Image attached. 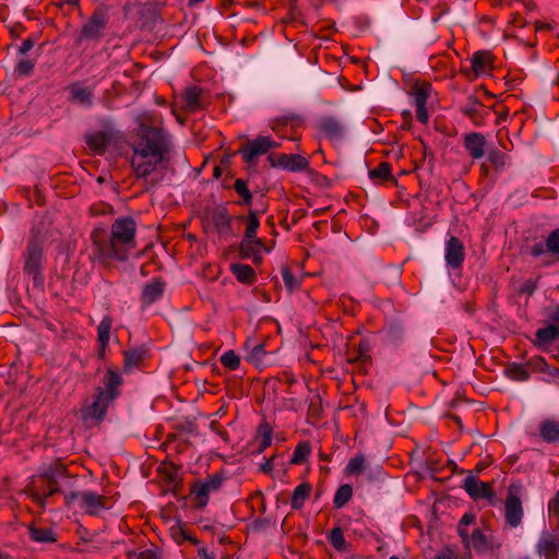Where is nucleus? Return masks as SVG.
<instances>
[{"mask_svg":"<svg viewBox=\"0 0 559 559\" xmlns=\"http://www.w3.org/2000/svg\"><path fill=\"white\" fill-rule=\"evenodd\" d=\"M173 143L163 128L143 126L132 144L130 165L136 179L143 180L144 190H155L165 179L170 162Z\"/></svg>","mask_w":559,"mask_h":559,"instance_id":"obj_1","label":"nucleus"},{"mask_svg":"<svg viewBox=\"0 0 559 559\" xmlns=\"http://www.w3.org/2000/svg\"><path fill=\"white\" fill-rule=\"evenodd\" d=\"M135 233L136 222L131 216L116 218L111 224L109 236L105 230H93L91 239L94 259L104 264H108L112 260H128L130 251L136 247Z\"/></svg>","mask_w":559,"mask_h":559,"instance_id":"obj_2","label":"nucleus"},{"mask_svg":"<svg viewBox=\"0 0 559 559\" xmlns=\"http://www.w3.org/2000/svg\"><path fill=\"white\" fill-rule=\"evenodd\" d=\"M22 259L24 274L32 278L35 288L43 289L45 284L43 274L44 249L37 237L28 240Z\"/></svg>","mask_w":559,"mask_h":559,"instance_id":"obj_3","label":"nucleus"},{"mask_svg":"<svg viewBox=\"0 0 559 559\" xmlns=\"http://www.w3.org/2000/svg\"><path fill=\"white\" fill-rule=\"evenodd\" d=\"M64 501L68 507L79 501L80 509L92 516H98L100 512L108 509V498L92 490L64 493Z\"/></svg>","mask_w":559,"mask_h":559,"instance_id":"obj_4","label":"nucleus"},{"mask_svg":"<svg viewBox=\"0 0 559 559\" xmlns=\"http://www.w3.org/2000/svg\"><path fill=\"white\" fill-rule=\"evenodd\" d=\"M225 477L221 473L209 475L204 479H197L190 485V493L193 496L194 506L197 509H204L209 501L211 493L221 490Z\"/></svg>","mask_w":559,"mask_h":559,"instance_id":"obj_5","label":"nucleus"},{"mask_svg":"<svg viewBox=\"0 0 559 559\" xmlns=\"http://www.w3.org/2000/svg\"><path fill=\"white\" fill-rule=\"evenodd\" d=\"M109 23L108 9L105 5L97 7L90 19L82 25L78 44L84 40L98 41Z\"/></svg>","mask_w":559,"mask_h":559,"instance_id":"obj_6","label":"nucleus"},{"mask_svg":"<svg viewBox=\"0 0 559 559\" xmlns=\"http://www.w3.org/2000/svg\"><path fill=\"white\" fill-rule=\"evenodd\" d=\"M63 466H48L44 468V471L40 473V477L47 480L46 491L44 493H40L34 487L28 486L25 488L26 495H28L32 498V500L39 507L45 508L47 499L60 491L58 487V476L63 474Z\"/></svg>","mask_w":559,"mask_h":559,"instance_id":"obj_7","label":"nucleus"},{"mask_svg":"<svg viewBox=\"0 0 559 559\" xmlns=\"http://www.w3.org/2000/svg\"><path fill=\"white\" fill-rule=\"evenodd\" d=\"M527 252L534 258L544 257L543 266H550L559 258V228L551 230L545 241H538L527 247Z\"/></svg>","mask_w":559,"mask_h":559,"instance_id":"obj_8","label":"nucleus"},{"mask_svg":"<svg viewBox=\"0 0 559 559\" xmlns=\"http://www.w3.org/2000/svg\"><path fill=\"white\" fill-rule=\"evenodd\" d=\"M114 404L94 392L93 401H85L81 407V419L87 427L99 426L106 418L107 411Z\"/></svg>","mask_w":559,"mask_h":559,"instance_id":"obj_9","label":"nucleus"},{"mask_svg":"<svg viewBox=\"0 0 559 559\" xmlns=\"http://www.w3.org/2000/svg\"><path fill=\"white\" fill-rule=\"evenodd\" d=\"M280 143L275 142L269 135H259L253 140H248L238 151L243 160L249 165H257L258 158L266 154L272 148H277Z\"/></svg>","mask_w":559,"mask_h":559,"instance_id":"obj_10","label":"nucleus"},{"mask_svg":"<svg viewBox=\"0 0 559 559\" xmlns=\"http://www.w3.org/2000/svg\"><path fill=\"white\" fill-rule=\"evenodd\" d=\"M314 128L321 138H324L334 144L343 142L346 134L344 121L332 115H325L318 118L314 122Z\"/></svg>","mask_w":559,"mask_h":559,"instance_id":"obj_11","label":"nucleus"},{"mask_svg":"<svg viewBox=\"0 0 559 559\" xmlns=\"http://www.w3.org/2000/svg\"><path fill=\"white\" fill-rule=\"evenodd\" d=\"M123 377L121 371L114 368H107L102 384L96 386L94 392L105 397L112 404L121 395V388L123 385Z\"/></svg>","mask_w":559,"mask_h":559,"instance_id":"obj_12","label":"nucleus"},{"mask_svg":"<svg viewBox=\"0 0 559 559\" xmlns=\"http://www.w3.org/2000/svg\"><path fill=\"white\" fill-rule=\"evenodd\" d=\"M521 485L512 484L508 488V496L504 502V518L506 522L511 527H518L522 523L523 507L520 497Z\"/></svg>","mask_w":559,"mask_h":559,"instance_id":"obj_13","label":"nucleus"},{"mask_svg":"<svg viewBox=\"0 0 559 559\" xmlns=\"http://www.w3.org/2000/svg\"><path fill=\"white\" fill-rule=\"evenodd\" d=\"M269 162L272 167L282 168L292 173H298L309 167V160L300 154H278L269 155Z\"/></svg>","mask_w":559,"mask_h":559,"instance_id":"obj_14","label":"nucleus"},{"mask_svg":"<svg viewBox=\"0 0 559 559\" xmlns=\"http://www.w3.org/2000/svg\"><path fill=\"white\" fill-rule=\"evenodd\" d=\"M462 488L474 500L487 499L493 504L496 492L490 484L480 481L476 475L469 474L464 480Z\"/></svg>","mask_w":559,"mask_h":559,"instance_id":"obj_15","label":"nucleus"},{"mask_svg":"<svg viewBox=\"0 0 559 559\" xmlns=\"http://www.w3.org/2000/svg\"><path fill=\"white\" fill-rule=\"evenodd\" d=\"M535 551L544 559H558L559 557V535L551 532H543L535 546Z\"/></svg>","mask_w":559,"mask_h":559,"instance_id":"obj_16","label":"nucleus"},{"mask_svg":"<svg viewBox=\"0 0 559 559\" xmlns=\"http://www.w3.org/2000/svg\"><path fill=\"white\" fill-rule=\"evenodd\" d=\"M444 259L447 265L453 270L461 269L465 259V249L463 242L454 236H451L445 242Z\"/></svg>","mask_w":559,"mask_h":559,"instance_id":"obj_17","label":"nucleus"},{"mask_svg":"<svg viewBox=\"0 0 559 559\" xmlns=\"http://www.w3.org/2000/svg\"><path fill=\"white\" fill-rule=\"evenodd\" d=\"M461 112L468 117L477 127L483 126L486 118L490 115V110L485 108L480 100L474 95L467 97V102L461 108Z\"/></svg>","mask_w":559,"mask_h":559,"instance_id":"obj_18","label":"nucleus"},{"mask_svg":"<svg viewBox=\"0 0 559 559\" xmlns=\"http://www.w3.org/2000/svg\"><path fill=\"white\" fill-rule=\"evenodd\" d=\"M463 145L473 159H479L485 155L487 140L479 132H469L464 135Z\"/></svg>","mask_w":559,"mask_h":559,"instance_id":"obj_19","label":"nucleus"},{"mask_svg":"<svg viewBox=\"0 0 559 559\" xmlns=\"http://www.w3.org/2000/svg\"><path fill=\"white\" fill-rule=\"evenodd\" d=\"M166 283L160 278H153L151 282L146 283L141 293V304L143 306H150L157 300H159L165 292Z\"/></svg>","mask_w":559,"mask_h":559,"instance_id":"obj_20","label":"nucleus"},{"mask_svg":"<svg viewBox=\"0 0 559 559\" xmlns=\"http://www.w3.org/2000/svg\"><path fill=\"white\" fill-rule=\"evenodd\" d=\"M147 348L144 346L129 348L123 352V371L129 373L141 367L147 358Z\"/></svg>","mask_w":559,"mask_h":559,"instance_id":"obj_21","label":"nucleus"},{"mask_svg":"<svg viewBox=\"0 0 559 559\" xmlns=\"http://www.w3.org/2000/svg\"><path fill=\"white\" fill-rule=\"evenodd\" d=\"M267 249L261 239L242 240L240 243V254L245 259H251L254 264H260L263 260L262 251Z\"/></svg>","mask_w":559,"mask_h":559,"instance_id":"obj_22","label":"nucleus"},{"mask_svg":"<svg viewBox=\"0 0 559 559\" xmlns=\"http://www.w3.org/2000/svg\"><path fill=\"white\" fill-rule=\"evenodd\" d=\"M69 100L79 104L85 108H90L94 104V93L91 88L83 86L80 82H75L69 86Z\"/></svg>","mask_w":559,"mask_h":559,"instance_id":"obj_23","label":"nucleus"},{"mask_svg":"<svg viewBox=\"0 0 559 559\" xmlns=\"http://www.w3.org/2000/svg\"><path fill=\"white\" fill-rule=\"evenodd\" d=\"M492 56L487 50H478L471 58L472 70L476 76H479L492 69Z\"/></svg>","mask_w":559,"mask_h":559,"instance_id":"obj_24","label":"nucleus"},{"mask_svg":"<svg viewBox=\"0 0 559 559\" xmlns=\"http://www.w3.org/2000/svg\"><path fill=\"white\" fill-rule=\"evenodd\" d=\"M212 221L219 236L229 237L233 235L231 217L226 209H218L214 211Z\"/></svg>","mask_w":559,"mask_h":559,"instance_id":"obj_25","label":"nucleus"},{"mask_svg":"<svg viewBox=\"0 0 559 559\" xmlns=\"http://www.w3.org/2000/svg\"><path fill=\"white\" fill-rule=\"evenodd\" d=\"M201 88L198 86H189L182 96L183 108L189 112H197L203 108L201 100Z\"/></svg>","mask_w":559,"mask_h":559,"instance_id":"obj_26","label":"nucleus"},{"mask_svg":"<svg viewBox=\"0 0 559 559\" xmlns=\"http://www.w3.org/2000/svg\"><path fill=\"white\" fill-rule=\"evenodd\" d=\"M539 436L547 443H559V421L545 419L539 424Z\"/></svg>","mask_w":559,"mask_h":559,"instance_id":"obj_27","label":"nucleus"},{"mask_svg":"<svg viewBox=\"0 0 559 559\" xmlns=\"http://www.w3.org/2000/svg\"><path fill=\"white\" fill-rule=\"evenodd\" d=\"M531 372L533 371L528 366V360L526 364L511 362L504 369L506 377L513 381H527Z\"/></svg>","mask_w":559,"mask_h":559,"instance_id":"obj_28","label":"nucleus"},{"mask_svg":"<svg viewBox=\"0 0 559 559\" xmlns=\"http://www.w3.org/2000/svg\"><path fill=\"white\" fill-rule=\"evenodd\" d=\"M85 142L88 148L95 152L96 154H104L109 144V136L103 131H97L87 134L85 136Z\"/></svg>","mask_w":559,"mask_h":559,"instance_id":"obj_29","label":"nucleus"},{"mask_svg":"<svg viewBox=\"0 0 559 559\" xmlns=\"http://www.w3.org/2000/svg\"><path fill=\"white\" fill-rule=\"evenodd\" d=\"M528 366L533 372H543L551 379L559 378V368L547 364L542 356L533 357L528 360Z\"/></svg>","mask_w":559,"mask_h":559,"instance_id":"obj_30","label":"nucleus"},{"mask_svg":"<svg viewBox=\"0 0 559 559\" xmlns=\"http://www.w3.org/2000/svg\"><path fill=\"white\" fill-rule=\"evenodd\" d=\"M383 334L388 343L400 345L404 340L405 330L399 322H390L383 328Z\"/></svg>","mask_w":559,"mask_h":559,"instance_id":"obj_31","label":"nucleus"},{"mask_svg":"<svg viewBox=\"0 0 559 559\" xmlns=\"http://www.w3.org/2000/svg\"><path fill=\"white\" fill-rule=\"evenodd\" d=\"M230 270H231L233 275L240 283L252 284L255 282V278H257L255 272L248 264L235 263L230 266Z\"/></svg>","mask_w":559,"mask_h":559,"instance_id":"obj_32","label":"nucleus"},{"mask_svg":"<svg viewBox=\"0 0 559 559\" xmlns=\"http://www.w3.org/2000/svg\"><path fill=\"white\" fill-rule=\"evenodd\" d=\"M369 178L377 182L392 181L396 183V180L392 176V166L388 162H381L376 168L370 169Z\"/></svg>","mask_w":559,"mask_h":559,"instance_id":"obj_33","label":"nucleus"},{"mask_svg":"<svg viewBox=\"0 0 559 559\" xmlns=\"http://www.w3.org/2000/svg\"><path fill=\"white\" fill-rule=\"evenodd\" d=\"M559 338L558 326L548 324L545 328H540L535 332V344L539 347Z\"/></svg>","mask_w":559,"mask_h":559,"instance_id":"obj_34","label":"nucleus"},{"mask_svg":"<svg viewBox=\"0 0 559 559\" xmlns=\"http://www.w3.org/2000/svg\"><path fill=\"white\" fill-rule=\"evenodd\" d=\"M411 94L414 96L415 105H426L430 96L432 86L428 82H415L411 87Z\"/></svg>","mask_w":559,"mask_h":559,"instance_id":"obj_35","label":"nucleus"},{"mask_svg":"<svg viewBox=\"0 0 559 559\" xmlns=\"http://www.w3.org/2000/svg\"><path fill=\"white\" fill-rule=\"evenodd\" d=\"M311 492V485L302 483L298 485L293 492L290 507L293 510H299L304 507L305 501L309 498Z\"/></svg>","mask_w":559,"mask_h":559,"instance_id":"obj_36","label":"nucleus"},{"mask_svg":"<svg viewBox=\"0 0 559 559\" xmlns=\"http://www.w3.org/2000/svg\"><path fill=\"white\" fill-rule=\"evenodd\" d=\"M111 326L112 318L110 316H105L97 326V340L99 345L103 347V352L108 346Z\"/></svg>","mask_w":559,"mask_h":559,"instance_id":"obj_37","label":"nucleus"},{"mask_svg":"<svg viewBox=\"0 0 559 559\" xmlns=\"http://www.w3.org/2000/svg\"><path fill=\"white\" fill-rule=\"evenodd\" d=\"M29 536L37 543H55L57 540L53 531L49 527H31Z\"/></svg>","mask_w":559,"mask_h":559,"instance_id":"obj_38","label":"nucleus"},{"mask_svg":"<svg viewBox=\"0 0 559 559\" xmlns=\"http://www.w3.org/2000/svg\"><path fill=\"white\" fill-rule=\"evenodd\" d=\"M476 521V515L472 512L465 513L459 524H457V534L462 538V542L465 544V546L469 545V535L467 531V526L474 524Z\"/></svg>","mask_w":559,"mask_h":559,"instance_id":"obj_39","label":"nucleus"},{"mask_svg":"<svg viewBox=\"0 0 559 559\" xmlns=\"http://www.w3.org/2000/svg\"><path fill=\"white\" fill-rule=\"evenodd\" d=\"M272 428L269 424L263 423L258 427V437L261 438V443L258 449L254 450V453H262L266 448H269L272 443Z\"/></svg>","mask_w":559,"mask_h":559,"instance_id":"obj_40","label":"nucleus"},{"mask_svg":"<svg viewBox=\"0 0 559 559\" xmlns=\"http://www.w3.org/2000/svg\"><path fill=\"white\" fill-rule=\"evenodd\" d=\"M329 542L331 545L341 552L347 551L348 544L344 537L343 530L338 526L334 527L329 534Z\"/></svg>","mask_w":559,"mask_h":559,"instance_id":"obj_41","label":"nucleus"},{"mask_svg":"<svg viewBox=\"0 0 559 559\" xmlns=\"http://www.w3.org/2000/svg\"><path fill=\"white\" fill-rule=\"evenodd\" d=\"M353 496V488L348 484L341 485L338 489L336 490L333 499V503L335 508L340 509L343 508Z\"/></svg>","mask_w":559,"mask_h":559,"instance_id":"obj_42","label":"nucleus"},{"mask_svg":"<svg viewBox=\"0 0 559 559\" xmlns=\"http://www.w3.org/2000/svg\"><path fill=\"white\" fill-rule=\"evenodd\" d=\"M311 453V447L308 442H299L294 450L293 457L290 460L292 464H302L307 461L308 456Z\"/></svg>","mask_w":559,"mask_h":559,"instance_id":"obj_43","label":"nucleus"},{"mask_svg":"<svg viewBox=\"0 0 559 559\" xmlns=\"http://www.w3.org/2000/svg\"><path fill=\"white\" fill-rule=\"evenodd\" d=\"M235 191L241 197V201L238 204L241 205H251L252 204V193L247 187V182L240 178L236 179L234 182Z\"/></svg>","mask_w":559,"mask_h":559,"instance_id":"obj_44","label":"nucleus"},{"mask_svg":"<svg viewBox=\"0 0 559 559\" xmlns=\"http://www.w3.org/2000/svg\"><path fill=\"white\" fill-rule=\"evenodd\" d=\"M281 273H282V277H283L285 287L288 290V293H293V292L299 289V287L301 285V281L292 273V271L288 266H283Z\"/></svg>","mask_w":559,"mask_h":559,"instance_id":"obj_45","label":"nucleus"},{"mask_svg":"<svg viewBox=\"0 0 559 559\" xmlns=\"http://www.w3.org/2000/svg\"><path fill=\"white\" fill-rule=\"evenodd\" d=\"M469 543H472L473 548L478 552L485 551L488 548L487 537L480 528L473 531L469 536Z\"/></svg>","mask_w":559,"mask_h":559,"instance_id":"obj_46","label":"nucleus"},{"mask_svg":"<svg viewBox=\"0 0 559 559\" xmlns=\"http://www.w3.org/2000/svg\"><path fill=\"white\" fill-rule=\"evenodd\" d=\"M366 457L362 454L352 457L346 465V473L349 475H358L365 471Z\"/></svg>","mask_w":559,"mask_h":559,"instance_id":"obj_47","label":"nucleus"},{"mask_svg":"<svg viewBox=\"0 0 559 559\" xmlns=\"http://www.w3.org/2000/svg\"><path fill=\"white\" fill-rule=\"evenodd\" d=\"M260 226V221L258 218V215L255 212L250 211L248 215V224L245 231V236L242 240H249V239H258L257 238V230Z\"/></svg>","mask_w":559,"mask_h":559,"instance_id":"obj_48","label":"nucleus"},{"mask_svg":"<svg viewBox=\"0 0 559 559\" xmlns=\"http://www.w3.org/2000/svg\"><path fill=\"white\" fill-rule=\"evenodd\" d=\"M508 159V155L497 148L490 150L488 152V160L491 163L496 170H502Z\"/></svg>","mask_w":559,"mask_h":559,"instance_id":"obj_49","label":"nucleus"},{"mask_svg":"<svg viewBox=\"0 0 559 559\" xmlns=\"http://www.w3.org/2000/svg\"><path fill=\"white\" fill-rule=\"evenodd\" d=\"M221 364L229 370H237L240 366V358L234 350H227L221 356Z\"/></svg>","mask_w":559,"mask_h":559,"instance_id":"obj_50","label":"nucleus"},{"mask_svg":"<svg viewBox=\"0 0 559 559\" xmlns=\"http://www.w3.org/2000/svg\"><path fill=\"white\" fill-rule=\"evenodd\" d=\"M178 471H179L178 466L173 463L165 464L160 468V472L163 473L165 480L168 481L169 484L177 483Z\"/></svg>","mask_w":559,"mask_h":559,"instance_id":"obj_51","label":"nucleus"},{"mask_svg":"<svg viewBox=\"0 0 559 559\" xmlns=\"http://www.w3.org/2000/svg\"><path fill=\"white\" fill-rule=\"evenodd\" d=\"M34 67L35 63L29 59H21L15 67V72L21 76H29Z\"/></svg>","mask_w":559,"mask_h":559,"instance_id":"obj_52","label":"nucleus"},{"mask_svg":"<svg viewBox=\"0 0 559 559\" xmlns=\"http://www.w3.org/2000/svg\"><path fill=\"white\" fill-rule=\"evenodd\" d=\"M370 344L367 340H360L357 347V355L355 358L350 359V361H365L369 358L368 353L370 352Z\"/></svg>","mask_w":559,"mask_h":559,"instance_id":"obj_53","label":"nucleus"},{"mask_svg":"<svg viewBox=\"0 0 559 559\" xmlns=\"http://www.w3.org/2000/svg\"><path fill=\"white\" fill-rule=\"evenodd\" d=\"M548 513L549 516L556 519L559 523V490L555 493L554 498H551L548 502Z\"/></svg>","mask_w":559,"mask_h":559,"instance_id":"obj_54","label":"nucleus"},{"mask_svg":"<svg viewBox=\"0 0 559 559\" xmlns=\"http://www.w3.org/2000/svg\"><path fill=\"white\" fill-rule=\"evenodd\" d=\"M545 312L550 324L559 329V306L548 307Z\"/></svg>","mask_w":559,"mask_h":559,"instance_id":"obj_55","label":"nucleus"},{"mask_svg":"<svg viewBox=\"0 0 559 559\" xmlns=\"http://www.w3.org/2000/svg\"><path fill=\"white\" fill-rule=\"evenodd\" d=\"M265 354L264 345L257 344L249 354V359L254 362H260Z\"/></svg>","mask_w":559,"mask_h":559,"instance_id":"obj_56","label":"nucleus"},{"mask_svg":"<svg viewBox=\"0 0 559 559\" xmlns=\"http://www.w3.org/2000/svg\"><path fill=\"white\" fill-rule=\"evenodd\" d=\"M536 289H537V280L528 278L523 283L520 292L523 294L533 295L536 292Z\"/></svg>","mask_w":559,"mask_h":559,"instance_id":"obj_57","label":"nucleus"},{"mask_svg":"<svg viewBox=\"0 0 559 559\" xmlns=\"http://www.w3.org/2000/svg\"><path fill=\"white\" fill-rule=\"evenodd\" d=\"M416 106V117L417 120L421 123H427L429 116L426 108V105H415Z\"/></svg>","mask_w":559,"mask_h":559,"instance_id":"obj_58","label":"nucleus"},{"mask_svg":"<svg viewBox=\"0 0 559 559\" xmlns=\"http://www.w3.org/2000/svg\"><path fill=\"white\" fill-rule=\"evenodd\" d=\"M35 45V40L31 37L26 38L22 45L19 47V53L25 55Z\"/></svg>","mask_w":559,"mask_h":559,"instance_id":"obj_59","label":"nucleus"},{"mask_svg":"<svg viewBox=\"0 0 559 559\" xmlns=\"http://www.w3.org/2000/svg\"><path fill=\"white\" fill-rule=\"evenodd\" d=\"M433 559H455V555L450 548H443Z\"/></svg>","mask_w":559,"mask_h":559,"instance_id":"obj_60","label":"nucleus"},{"mask_svg":"<svg viewBox=\"0 0 559 559\" xmlns=\"http://www.w3.org/2000/svg\"><path fill=\"white\" fill-rule=\"evenodd\" d=\"M138 559H158V556L155 550L146 549L138 555Z\"/></svg>","mask_w":559,"mask_h":559,"instance_id":"obj_61","label":"nucleus"},{"mask_svg":"<svg viewBox=\"0 0 559 559\" xmlns=\"http://www.w3.org/2000/svg\"><path fill=\"white\" fill-rule=\"evenodd\" d=\"M199 559H216L213 552H210L205 547L198 549Z\"/></svg>","mask_w":559,"mask_h":559,"instance_id":"obj_62","label":"nucleus"},{"mask_svg":"<svg viewBox=\"0 0 559 559\" xmlns=\"http://www.w3.org/2000/svg\"><path fill=\"white\" fill-rule=\"evenodd\" d=\"M273 459L271 460H267L265 463H263L261 466H260V469L265 473V474H269L272 469H273Z\"/></svg>","mask_w":559,"mask_h":559,"instance_id":"obj_63","label":"nucleus"},{"mask_svg":"<svg viewBox=\"0 0 559 559\" xmlns=\"http://www.w3.org/2000/svg\"><path fill=\"white\" fill-rule=\"evenodd\" d=\"M487 466H488V463H486L484 461L478 462L473 471V473H475L474 475L477 476V474L480 473L481 471H484Z\"/></svg>","mask_w":559,"mask_h":559,"instance_id":"obj_64","label":"nucleus"}]
</instances>
